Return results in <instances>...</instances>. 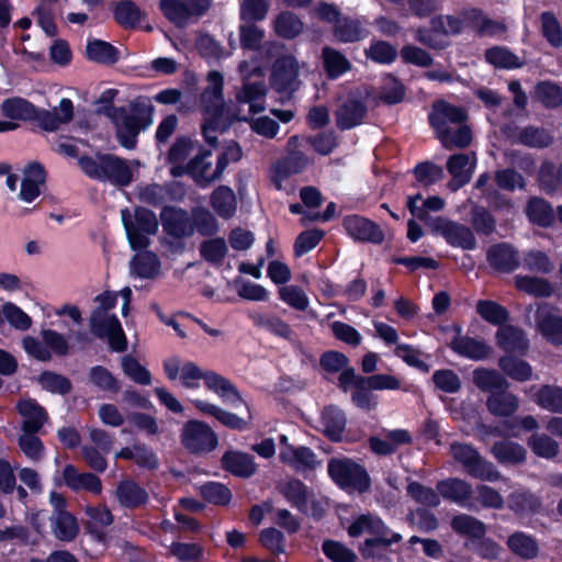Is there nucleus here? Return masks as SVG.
Here are the masks:
<instances>
[{
	"mask_svg": "<svg viewBox=\"0 0 562 562\" xmlns=\"http://www.w3.org/2000/svg\"><path fill=\"white\" fill-rule=\"evenodd\" d=\"M491 266L502 271H510L518 266L515 250L506 244L493 246L487 254Z\"/></svg>",
	"mask_w": 562,
	"mask_h": 562,
	"instance_id": "a19ab883",
	"label": "nucleus"
},
{
	"mask_svg": "<svg viewBox=\"0 0 562 562\" xmlns=\"http://www.w3.org/2000/svg\"><path fill=\"white\" fill-rule=\"evenodd\" d=\"M533 402L541 408L562 413V389L553 385H542L538 389H531Z\"/></svg>",
	"mask_w": 562,
	"mask_h": 562,
	"instance_id": "c9c22d12",
	"label": "nucleus"
},
{
	"mask_svg": "<svg viewBox=\"0 0 562 562\" xmlns=\"http://www.w3.org/2000/svg\"><path fill=\"white\" fill-rule=\"evenodd\" d=\"M131 273L140 279H153L160 273V261L151 251L136 254L130 262Z\"/></svg>",
	"mask_w": 562,
	"mask_h": 562,
	"instance_id": "c756f323",
	"label": "nucleus"
},
{
	"mask_svg": "<svg viewBox=\"0 0 562 562\" xmlns=\"http://www.w3.org/2000/svg\"><path fill=\"white\" fill-rule=\"evenodd\" d=\"M165 232L177 238L189 237L194 232V224L184 210L167 206L160 213Z\"/></svg>",
	"mask_w": 562,
	"mask_h": 562,
	"instance_id": "2eb2a0df",
	"label": "nucleus"
},
{
	"mask_svg": "<svg viewBox=\"0 0 562 562\" xmlns=\"http://www.w3.org/2000/svg\"><path fill=\"white\" fill-rule=\"evenodd\" d=\"M52 528L54 535L61 541H71L79 532L77 519L69 512L54 514Z\"/></svg>",
	"mask_w": 562,
	"mask_h": 562,
	"instance_id": "79ce46f5",
	"label": "nucleus"
},
{
	"mask_svg": "<svg viewBox=\"0 0 562 562\" xmlns=\"http://www.w3.org/2000/svg\"><path fill=\"white\" fill-rule=\"evenodd\" d=\"M200 494L205 501L217 506H225L232 499L231 491L218 482H209L200 486Z\"/></svg>",
	"mask_w": 562,
	"mask_h": 562,
	"instance_id": "69168bd1",
	"label": "nucleus"
},
{
	"mask_svg": "<svg viewBox=\"0 0 562 562\" xmlns=\"http://www.w3.org/2000/svg\"><path fill=\"white\" fill-rule=\"evenodd\" d=\"M350 537H359L361 535H370L372 539H367L361 547L363 557L373 555V547L375 544L389 546L401 540V535L392 532L381 520L373 514L359 516L348 528Z\"/></svg>",
	"mask_w": 562,
	"mask_h": 562,
	"instance_id": "7ed1b4c3",
	"label": "nucleus"
},
{
	"mask_svg": "<svg viewBox=\"0 0 562 562\" xmlns=\"http://www.w3.org/2000/svg\"><path fill=\"white\" fill-rule=\"evenodd\" d=\"M87 57L100 64H114L119 59V53L110 43L101 40H92L87 44Z\"/></svg>",
	"mask_w": 562,
	"mask_h": 562,
	"instance_id": "8fccbe9b",
	"label": "nucleus"
},
{
	"mask_svg": "<svg viewBox=\"0 0 562 562\" xmlns=\"http://www.w3.org/2000/svg\"><path fill=\"white\" fill-rule=\"evenodd\" d=\"M474 168V155L457 154L451 156L447 161V170L452 177V180L449 182V188L452 191H456L468 183L472 177Z\"/></svg>",
	"mask_w": 562,
	"mask_h": 562,
	"instance_id": "6ab92c4d",
	"label": "nucleus"
},
{
	"mask_svg": "<svg viewBox=\"0 0 562 562\" xmlns=\"http://www.w3.org/2000/svg\"><path fill=\"white\" fill-rule=\"evenodd\" d=\"M449 346L459 356L472 360L485 359L491 353V348L485 342L471 337L461 336L460 329L457 327L449 341Z\"/></svg>",
	"mask_w": 562,
	"mask_h": 562,
	"instance_id": "412c9836",
	"label": "nucleus"
},
{
	"mask_svg": "<svg viewBox=\"0 0 562 562\" xmlns=\"http://www.w3.org/2000/svg\"><path fill=\"white\" fill-rule=\"evenodd\" d=\"M468 114L464 109L450 104L443 100L437 101L432 105L429 114V121L436 134L448 128L465 123Z\"/></svg>",
	"mask_w": 562,
	"mask_h": 562,
	"instance_id": "ddd939ff",
	"label": "nucleus"
},
{
	"mask_svg": "<svg viewBox=\"0 0 562 562\" xmlns=\"http://www.w3.org/2000/svg\"><path fill=\"white\" fill-rule=\"evenodd\" d=\"M527 443L531 451L541 458L551 459L559 452L558 443L546 434H533Z\"/></svg>",
	"mask_w": 562,
	"mask_h": 562,
	"instance_id": "0e129e2a",
	"label": "nucleus"
},
{
	"mask_svg": "<svg viewBox=\"0 0 562 562\" xmlns=\"http://www.w3.org/2000/svg\"><path fill=\"white\" fill-rule=\"evenodd\" d=\"M90 327L95 336L108 339L112 350L122 352L126 349L127 339L115 315L93 311L90 316Z\"/></svg>",
	"mask_w": 562,
	"mask_h": 562,
	"instance_id": "9d476101",
	"label": "nucleus"
},
{
	"mask_svg": "<svg viewBox=\"0 0 562 562\" xmlns=\"http://www.w3.org/2000/svg\"><path fill=\"white\" fill-rule=\"evenodd\" d=\"M282 493L285 498L296 506L300 510L307 513V503L310 501V492L306 486L297 481L292 480L285 483L282 487Z\"/></svg>",
	"mask_w": 562,
	"mask_h": 562,
	"instance_id": "13d9d810",
	"label": "nucleus"
},
{
	"mask_svg": "<svg viewBox=\"0 0 562 562\" xmlns=\"http://www.w3.org/2000/svg\"><path fill=\"white\" fill-rule=\"evenodd\" d=\"M445 206V201L437 195L423 199L420 194L407 199V207L414 217L426 220L429 212H438Z\"/></svg>",
	"mask_w": 562,
	"mask_h": 562,
	"instance_id": "37998d69",
	"label": "nucleus"
},
{
	"mask_svg": "<svg viewBox=\"0 0 562 562\" xmlns=\"http://www.w3.org/2000/svg\"><path fill=\"white\" fill-rule=\"evenodd\" d=\"M344 226L350 237L356 240L380 243L382 231L373 222L359 215H350L344 220Z\"/></svg>",
	"mask_w": 562,
	"mask_h": 562,
	"instance_id": "4be33fe9",
	"label": "nucleus"
},
{
	"mask_svg": "<svg viewBox=\"0 0 562 562\" xmlns=\"http://www.w3.org/2000/svg\"><path fill=\"white\" fill-rule=\"evenodd\" d=\"M529 220L541 226H548L552 223L554 215L551 206L542 199L532 198L527 206Z\"/></svg>",
	"mask_w": 562,
	"mask_h": 562,
	"instance_id": "e2e57ef3",
	"label": "nucleus"
},
{
	"mask_svg": "<svg viewBox=\"0 0 562 562\" xmlns=\"http://www.w3.org/2000/svg\"><path fill=\"white\" fill-rule=\"evenodd\" d=\"M18 411L23 418L22 429L25 432L38 431L47 418L44 408L31 398L21 400Z\"/></svg>",
	"mask_w": 562,
	"mask_h": 562,
	"instance_id": "cd10ccee",
	"label": "nucleus"
},
{
	"mask_svg": "<svg viewBox=\"0 0 562 562\" xmlns=\"http://www.w3.org/2000/svg\"><path fill=\"white\" fill-rule=\"evenodd\" d=\"M121 218L131 248L133 250L148 248L150 237L157 234L159 227L155 213L144 207H137L133 213L128 209H123Z\"/></svg>",
	"mask_w": 562,
	"mask_h": 562,
	"instance_id": "f03ea898",
	"label": "nucleus"
},
{
	"mask_svg": "<svg viewBox=\"0 0 562 562\" xmlns=\"http://www.w3.org/2000/svg\"><path fill=\"white\" fill-rule=\"evenodd\" d=\"M490 412L498 416H508L518 408V400L512 393H493L487 400Z\"/></svg>",
	"mask_w": 562,
	"mask_h": 562,
	"instance_id": "864d4df0",
	"label": "nucleus"
},
{
	"mask_svg": "<svg viewBox=\"0 0 562 562\" xmlns=\"http://www.w3.org/2000/svg\"><path fill=\"white\" fill-rule=\"evenodd\" d=\"M239 72L244 85L236 95L238 104L248 105V112L250 114L262 112L266 109V86L261 79L251 81L252 76L258 78L262 77L261 67L258 65H249L248 61H243L239 65Z\"/></svg>",
	"mask_w": 562,
	"mask_h": 562,
	"instance_id": "20e7f679",
	"label": "nucleus"
},
{
	"mask_svg": "<svg viewBox=\"0 0 562 562\" xmlns=\"http://www.w3.org/2000/svg\"><path fill=\"white\" fill-rule=\"evenodd\" d=\"M436 231L453 246L464 249H472L475 246L473 233L463 225L439 218L436 224Z\"/></svg>",
	"mask_w": 562,
	"mask_h": 562,
	"instance_id": "5701e85b",
	"label": "nucleus"
},
{
	"mask_svg": "<svg viewBox=\"0 0 562 562\" xmlns=\"http://www.w3.org/2000/svg\"><path fill=\"white\" fill-rule=\"evenodd\" d=\"M515 286L529 295L546 297L553 292L551 283L542 278L529 276H516L514 279Z\"/></svg>",
	"mask_w": 562,
	"mask_h": 562,
	"instance_id": "a18cd8bd",
	"label": "nucleus"
},
{
	"mask_svg": "<svg viewBox=\"0 0 562 562\" xmlns=\"http://www.w3.org/2000/svg\"><path fill=\"white\" fill-rule=\"evenodd\" d=\"M74 106L69 99H63L58 106L42 116V124L48 131L57 130L72 119Z\"/></svg>",
	"mask_w": 562,
	"mask_h": 562,
	"instance_id": "09e8293b",
	"label": "nucleus"
},
{
	"mask_svg": "<svg viewBox=\"0 0 562 562\" xmlns=\"http://www.w3.org/2000/svg\"><path fill=\"white\" fill-rule=\"evenodd\" d=\"M162 368L170 381H178L182 387L191 390L200 387L205 372L196 363L182 360L177 356L165 359Z\"/></svg>",
	"mask_w": 562,
	"mask_h": 562,
	"instance_id": "f8f14e48",
	"label": "nucleus"
},
{
	"mask_svg": "<svg viewBox=\"0 0 562 562\" xmlns=\"http://www.w3.org/2000/svg\"><path fill=\"white\" fill-rule=\"evenodd\" d=\"M334 36L341 43H352L366 38L369 34L360 20L345 16L333 27Z\"/></svg>",
	"mask_w": 562,
	"mask_h": 562,
	"instance_id": "473e14b6",
	"label": "nucleus"
},
{
	"mask_svg": "<svg viewBox=\"0 0 562 562\" xmlns=\"http://www.w3.org/2000/svg\"><path fill=\"white\" fill-rule=\"evenodd\" d=\"M481 18V10L465 9L456 14L439 15L431 20V27L436 32L447 35L458 34L467 26H473Z\"/></svg>",
	"mask_w": 562,
	"mask_h": 562,
	"instance_id": "4468645a",
	"label": "nucleus"
},
{
	"mask_svg": "<svg viewBox=\"0 0 562 562\" xmlns=\"http://www.w3.org/2000/svg\"><path fill=\"white\" fill-rule=\"evenodd\" d=\"M211 157L210 150H203L187 164L186 173L201 187H206L218 179L228 165L226 157H218L215 165H213Z\"/></svg>",
	"mask_w": 562,
	"mask_h": 562,
	"instance_id": "9b49d317",
	"label": "nucleus"
},
{
	"mask_svg": "<svg viewBox=\"0 0 562 562\" xmlns=\"http://www.w3.org/2000/svg\"><path fill=\"white\" fill-rule=\"evenodd\" d=\"M299 66L293 56L278 59L273 66L271 82L279 91H292L296 85Z\"/></svg>",
	"mask_w": 562,
	"mask_h": 562,
	"instance_id": "aec40b11",
	"label": "nucleus"
},
{
	"mask_svg": "<svg viewBox=\"0 0 562 562\" xmlns=\"http://www.w3.org/2000/svg\"><path fill=\"white\" fill-rule=\"evenodd\" d=\"M279 459L295 470H312L319 465L316 454L306 447L286 446L280 448Z\"/></svg>",
	"mask_w": 562,
	"mask_h": 562,
	"instance_id": "b1692460",
	"label": "nucleus"
},
{
	"mask_svg": "<svg viewBox=\"0 0 562 562\" xmlns=\"http://www.w3.org/2000/svg\"><path fill=\"white\" fill-rule=\"evenodd\" d=\"M409 442V434L406 430L396 429L387 431L383 436L371 438L370 448L378 454H389L395 451L398 447Z\"/></svg>",
	"mask_w": 562,
	"mask_h": 562,
	"instance_id": "2f4dec72",
	"label": "nucleus"
},
{
	"mask_svg": "<svg viewBox=\"0 0 562 562\" xmlns=\"http://www.w3.org/2000/svg\"><path fill=\"white\" fill-rule=\"evenodd\" d=\"M303 22L292 12L282 11L273 20L274 32L283 38H294L303 31Z\"/></svg>",
	"mask_w": 562,
	"mask_h": 562,
	"instance_id": "c03bdc74",
	"label": "nucleus"
},
{
	"mask_svg": "<svg viewBox=\"0 0 562 562\" xmlns=\"http://www.w3.org/2000/svg\"><path fill=\"white\" fill-rule=\"evenodd\" d=\"M101 180H109L115 184L126 186L132 180V172L125 161L114 156H104Z\"/></svg>",
	"mask_w": 562,
	"mask_h": 562,
	"instance_id": "f704fd0d",
	"label": "nucleus"
},
{
	"mask_svg": "<svg viewBox=\"0 0 562 562\" xmlns=\"http://www.w3.org/2000/svg\"><path fill=\"white\" fill-rule=\"evenodd\" d=\"M212 0H160L164 15L178 26H186L191 20L204 15Z\"/></svg>",
	"mask_w": 562,
	"mask_h": 562,
	"instance_id": "1a4fd4ad",
	"label": "nucleus"
},
{
	"mask_svg": "<svg viewBox=\"0 0 562 562\" xmlns=\"http://www.w3.org/2000/svg\"><path fill=\"white\" fill-rule=\"evenodd\" d=\"M111 116L116 126L119 139L126 148H132L140 130L153 123L149 111L130 113L125 109H114Z\"/></svg>",
	"mask_w": 562,
	"mask_h": 562,
	"instance_id": "423d86ee",
	"label": "nucleus"
},
{
	"mask_svg": "<svg viewBox=\"0 0 562 562\" xmlns=\"http://www.w3.org/2000/svg\"><path fill=\"white\" fill-rule=\"evenodd\" d=\"M450 450L453 458L463 464L470 475L488 482H495L501 479V473L494 465L483 460L471 446L453 443Z\"/></svg>",
	"mask_w": 562,
	"mask_h": 562,
	"instance_id": "6e6552de",
	"label": "nucleus"
},
{
	"mask_svg": "<svg viewBox=\"0 0 562 562\" xmlns=\"http://www.w3.org/2000/svg\"><path fill=\"white\" fill-rule=\"evenodd\" d=\"M499 348L506 352H525L528 349V339L524 331L512 325L501 326L496 333Z\"/></svg>",
	"mask_w": 562,
	"mask_h": 562,
	"instance_id": "c85d7f7f",
	"label": "nucleus"
},
{
	"mask_svg": "<svg viewBox=\"0 0 562 562\" xmlns=\"http://www.w3.org/2000/svg\"><path fill=\"white\" fill-rule=\"evenodd\" d=\"M328 473L337 485L350 492L362 493L370 486L367 471L349 459H331L328 463Z\"/></svg>",
	"mask_w": 562,
	"mask_h": 562,
	"instance_id": "39448f33",
	"label": "nucleus"
},
{
	"mask_svg": "<svg viewBox=\"0 0 562 562\" xmlns=\"http://www.w3.org/2000/svg\"><path fill=\"white\" fill-rule=\"evenodd\" d=\"M539 181L544 191L562 194V165L555 169L551 164H543L539 172Z\"/></svg>",
	"mask_w": 562,
	"mask_h": 562,
	"instance_id": "338daca9",
	"label": "nucleus"
},
{
	"mask_svg": "<svg viewBox=\"0 0 562 562\" xmlns=\"http://www.w3.org/2000/svg\"><path fill=\"white\" fill-rule=\"evenodd\" d=\"M116 496L119 502L126 507L138 506L147 498L146 492L131 481L122 482L117 486Z\"/></svg>",
	"mask_w": 562,
	"mask_h": 562,
	"instance_id": "4d7b16f0",
	"label": "nucleus"
},
{
	"mask_svg": "<svg viewBox=\"0 0 562 562\" xmlns=\"http://www.w3.org/2000/svg\"><path fill=\"white\" fill-rule=\"evenodd\" d=\"M181 443L192 453H205L217 447L218 438L207 424L192 419L181 429Z\"/></svg>",
	"mask_w": 562,
	"mask_h": 562,
	"instance_id": "0eeeda50",
	"label": "nucleus"
},
{
	"mask_svg": "<svg viewBox=\"0 0 562 562\" xmlns=\"http://www.w3.org/2000/svg\"><path fill=\"white\" fill-rule=\"evenodd\" d=\"M45 182V171L40 164L33 162L25 167L21 180L20 199L24 202L35 200Z\"/></svg>",
	"mask_w": 562,
	"mask_h": 562,
	"instance_id": "393cba45",
	"label": "nucleus"
},
{
	"mask_svg": "<svg viewBox=\"0 0 562 562\" xmlns=\"http://www.w3.org/2000/svg\"><path fill=\"white\" fill-rule=\"evenodd\" d=\"M322 431L331 440H340L346 426V416L336 406L326 407L319 420Z\"/></svg>",
	"mask_w": 562,
	"mask_h": 562,
	"instance_id": "7c9ffc66",
	"label": "nucleus"
},
{
	"mask_svg": "<svg viewBox=\"0 0 562 562\" xmlns=\"http://www.w3.org/2000/svg\"><path fill=\"white\" fill-rule=\"evenodd\" d=\"M366 114V106L357 97L341 100L337 110V124L340 128L348 130L360 124Z\"/></svg>",
	"mask_w": 562,
	"mask_h": 562,
	"instance_id": "bb28decb",
	"label": "nucleus"
},
{
	"mask_svg": "<svg viewBox=\"0 0 562 562\" xmlns=\"http://www.w3.org/2000/svg\"><path fill=\"white\" fill-rule=\"evenodd\" d=\"M494 457L501 463H518L525 460L526 450L522 446L512 441L495 443L492 448Z\"/></svg>",
	"mask_w": 562,
	"mask_h": 562,
	"instance_id": "603ef678",
	"label": "nucleus"
},
{
	"mask_svg": "<svg viewBox=\"0 0 562 562\" xmlns=\"http://www.w3.org/2000/svg\"><path fill=\"white\" fill-rule=\"evenodd\" d=\"M203 381L205 387L221 397L224 403L234 407H238L244 404L246 409L249 412L248 405L244 403L239 393L226 378L214 371H205Z\"/></svg>",
	"mask_w": 562,
	"mask_h": 562,
	"instance_id": "f3484780",
	"label": "nucleus"
},
{
	"mask_svg": "<svg viewBox=\"0 0 562 562\" xmlns=\"http://www.w3.org/2000/svg\"><path fill=\"white\" fill-rule=\"evenodd\" d=\"M7 321L16 330L25 331L32 327L33 321L21 307L7 302L0 307V323Z\"/></svg>",
	"mask_w": 562,
	"mask_h": 562,
	"instance_id": "de8ad7c7",
	"label": "nucleus"
},
{
	"mask_svg": "<svg viewBox=\"0 0 562 562\" xmlns=\"http://www.w3.org/2000/svg\"><path fill=\"white\" fill-rule=\"evenodd\" d=\"M211 206L223 218H231L237 209L234 191L225 186L216 188L211 195Z\"/></svg>",
	"mask_w": 562,
	"mask_h": 562,
	"instance_id": "e433bc0d",
	"label": "nucleus"
},
{
	"mask_svg": "<svg viewBox=\"0 0 562 562\" xmlns=\"http://www.w3.org/2000/svg\"><path fill=\"white\" fill-rule=\"evenodd\" d=\"M278 295L282 302L297 311H305L310 305L308 296L297 285H283L279 288Z\"/></svg>",
	"mask_w": 562,
	"mask_h": 562,
	"instance_id": "bf43d9fd",
	"label": "nucleus"
},
{
	"mask_svg": "<svg viewBox=\"0 0 562 562\" xmlns=\"http://www.w3.org/2000/svg\"><path fill=\"white\" fill-rule=\"evenodd\" d=\"M322 58L328 77L333 79L340 77L351 67L345 55L328 46L323 48Z\"/></svg>",
	"mask_w": 562,
	"mask_h": 562,
	"instance_id": "49530a36",
	"label": "nucleus"
},
{
	"mask_svg": "<svg viewBox=\"0 0 562 562\" xmlns=\"http://www.w3.org/2000/svg\"><path fill=\"white\" fill-rule=\"evenodd\" d=\"M476 386L486 391H502L508 387V382L495 370L476 369L473 372Z\"/></svg>",
	"mask_w": 562,
	"mask_h": 562,
	"instance_id": "5fc2aeb1",
	"label": "nucleus"
},
{
	"mask_svg": "<svg viewBox=\"0 0 562 562\" xmlns=\"http://www.w3.org/2000/svg\"><path fill=\"white\" fill-rule=\"evenodd\" d=\"M451 526L454 531L469 538H482L486 531L482 521L465 514L456 516Z\"/></svg>",
	"mask_w": 562,
	"mask_h": 562,
	"instance_id": "3c124183",
	"label": "nucleus"
},
{
	"mask_svg": "<svg viewBox=\"0 0 562 562\" xmlns=\"http://www.w3.org/2000/svg\"><path fill=\"white\" fill-rule=\"evenodd\" d=\"M439 494L457 504H464L472 495V487L469 483L460 479H448L437 484Z\"/></svg>",
	"mask_w": 562,
	"mask_h": 562,
	"instance_id": "4c0bfd02",
	"label": "nucleus"
},
{
	"mask_svg": "<svg viewBox=\"0 0 562 562\" xmlns=\"http://www.w3.org/2000/svg\"><path fill=\"white\" fill-rule=\"evenodd\" d=\"M63 483L71 491H86L99 495L102 484L98 476L92 473L79 472L72 464H67L61 472Z\"/></svg>",
	"mask_w": 562,
	"mask_h": 562,
	"instance_id": "a211bd4d",
	"label": "nucleus"
},
{
	"mask_svg": "<svg viewBox=\"0 0 562 562\" xmlns=\"http://www.w3.org/2000/svg\"><path fill=\"white\" fill-rule=\"evenodd\" d=\"M442 146L447 149L464 148L472 140L471 130L465 123L454 125L441 133L436 134Z\"/></svg>",
	"mask_w": 562,
	"mask_h": 562,
	"instance_id": "58836bf2",
	"label": "nucleus"
},
{
	"mask_svg": "<svg viewBox=\"0 0 562 562\" xmlns=\"http://www.w3.org/2000/svg\"><path fill=\"white\" fill-rule=\"evenodd\" d=\"M536 98L546 106L555 108L562 104V89L552 82L543 81L537 85Z\"/></svg>",
	"mask_w": 562,
	"mask_h": 562,
	"instance_id": "774afa93",
	"label": "nucleus"
},
{
	"mask_svg": "<svg viewBox=\"0 0 562 562\" xmlns=\"http://www.w3.org/2000/svg\"><path fill=\"white\" fill-rule=\"evenodd\" d=\"M536 326L547 340L562 345V316L554 314L550 305L546 303L538 305Z\"/></svg>",
	"mask_w": 562,
	"mask_h": 562,
	"instance_id": "dca6fc26",
	"label": "nucleus"
},
{
	"mask_svg": "<svg viewBox=\"0 0 562 562\" xmlns=\"http://www.w3.org/2000/svg\"><path fill=\"white\" fill-rule=\"evenodd\" d=\"M485 59L492 66L507 70L520 68L526 64L524 56H518L504 46H494L486 49Z\"/></svg>",
	"mask_w": 562,
	"mask_h": 562,
	"instance_id": "72a5a7b5",
	"label": "nucleus"
},
{
	"mask_svg": "<svg viewBox=\"0 0 562 562\" xmlns=\"http://www.w3.org/2000/svg\"><path fill=\"white\" fill-rule=\"evenodd\" d=\"M124 374L133 382L140 385L151 383L150 372L132 356H124L121 361Z\"/></svg>",
	"mask_w": 562,
	"mask_h": 562,
	"instance_id": "680f3d73",
	"label": "nucleus"
},
{
	"mask_svg": "<svg viewBox=\"0 0 562 562\" xmlns=\"http://www.w3.org/2000/svg\"><path fill=\"white\" fill-rule=\"evenodd\" d=\"M83 510L88 517L87 526L93 532H98L100 529L111 525L113 521L111 512L104 505H86Z\"/></svg>",
	"mask_w": 562,
	"mask_h": 562,
	"instance_id": "052dcab7",
	"label": "nucleus"
},
{
	"mask_svg": "<svg viewBox=\"0 0 562 562\" xmlns=\"http://www.w3.org/2000/svg\"><path fill=\"white\" fill-rule=\"evenodd\" d=\"M507 544L514 553L525 559H531L538 553L536 540L524 532H516L510 536Z\"/></svg>",
	"mask_w": 562,
	"mask_h": 562,
	"instance_id": "6e6d98bb",
	"label": "nucleus"
},
{
	"mask_svg": "<svg viewBox=\"0 0 562 562\" xmlns=\"http://www.w3.org/2000/svg\"><path fill=\"white\" fill-rule=\"evenodd\" d=\"M206 82L200 100V109L203 114L202 134L205 140L212 144L217 138V132L227 126L229 114L224 102L223 75L217 70H212L207 75Z\"/></svg>",
	"mask_w": 562,
	"mask_h": 562,
	"instance_id": "f257e3e1",
	"label": "nucleus"
},
{
	"mask_svg": "<svg viewBox=\"0 0 562 562\" xmlns=\"http://www.w3.org/2000/svg\"><path fill=\"white\" fill-rule=\"evenodd\" d=\"M222 464L226 471L239 477H249L257 471L252 456L235 450L224 453Z\"/></svg>",
	"mask_w": 562,
	"mask_h": 562,
	"instance_id": "a878e982",
	"label": "nucleus"
},
{
	"mask_svg": "<svg viewBox=\"0 0 562 562\" xmlns=\"http://www.w3.org/2000/svg\"><path fill=\"white\" fill-rule=\"evenodd\" d=\"M195 145L190 139H178L169 151V160L173 164L171 173L173 176H181L186 173L187 159L195 151Z\"/></svg>",
	"mask_w": 562,
	"mask_h": 562,
	"instance_id": "ea45409f",
	"label": "nucleus"
}]
</instances>
